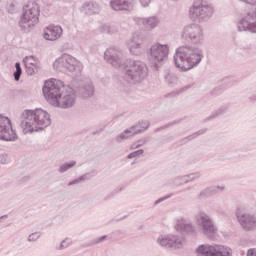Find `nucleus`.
Here are the masks:
<instances>
[{
	"mask_svg": "<svg viewBox=\"0 0 256 256\" xmlns=\"http://www.w3.org/2000/svg\"><path fill=\"white\" fill-rule=\"evenodd\" d=\"M104 59L116 69H122L124 80L129 85H139L147 79L149 68L141 60L126 59L123 60V52L117 47H110L104 53Z\"/></svg>",
	"mask_w": 256,
	"mask_h": 256,
	"instance_id": "f257e3e1",
	"label": "nucleus"
},
{
	"mask_svg": "<svg viewBox=\"0 0 256 256\" xmlns=\"http://www.w3.org/2000/svg\"><path fill=\"white\" fill-rule=\"evenodd\" d=\"M42 93L50 105L59 109H71L75 106L77 95L70 86H65L61 80L50 79L44 82Z\"/></svg>",
	"mask_w": 256,
	"mask_h": 256,
	"instance_id": "f03ea898",
	"label": "nucleus"
},
{
	"mask_svg": "<svg viewBox=\"0 0 256 256\" xmlns=\"http://www.w3.org/2000/svg\"><path fill=\"white\" fill-rule=\"evenodd\" d=\"M203 50L191 45H183L176 49L174 64L183 73L199 67L203 61Z\"/></svg>",
	"mask_w": 256,
	"mask_h": 256,
	"instance_id": "7ed1b4c3",
	"label": "nucleus"
},
{
	"mask_svg": "<svg viewBox=\"0 0 256 256\" xmlns=\"http://www.w3.org/2000/svg\"><path fill=\"white\" fill-rule=\"evenodd\" d=\"M49 125H51V116L43 109H26L21 114L20 127L24 135L34 133V131H43Z\"/></svg>",
	"mask_w": 256,
	"mask_h": 256,
	"instance_id": "20e7f679",
	"label": "nucleus"
},
{
	"mask_svg": "<svg viewBox=\"0 0 256 256\" xmlns=\"http://www.w3.org/2000/svg\"><path fill=\"white\" fill-rule=\"evenodd\" d=\"M39 15H41V8L36 2H29L23 7V13L19 21V27L24 31H31L37 23H39Z\"/></svg>",
	"mask_w": 256,
	"mask_h": 256,
	"instance_id": "39448f33",
	"label": "nucleus"
},
{
	"mask_svg": "<svg viewBox=\"0 0 256 256\" xmlns=\"http://www.w3.org/2000/svg\"><path fill=\"white\" fill-rule=\"evenodd\" d=\"M53 66L56 71H65L66 69L76 75H81V71H83V63L69 54H63L62 57L56 59Z\"/></svg>",
	"mask_w": 256,
	"mask_h": 256,
	"instance_id": "423d86ee",
	"label": "nucleus"
},
{
	"mask_svg": "<svg viewBox=\"0 0 256 256\" xmlns=\"http://www.w3.org/2000/svg\"><path fill=\"white\" fill-rule=\"evenodd\" d=\"M189 12L192 21L204 23L213 17L214 9L213 6L207 4V2L197 1L190 7Z\"/></svg>",
	"mask_w": 256,
	"mask_h": 256,
	"instance_id": "0eeeda50",
	"label": "nucleus"
},
{
	"mask_svg": "<svg viewBox=\"0 0 256 256\" xmlns=\"http://www.w3.org/2000/svg\"><path fill=\"white\" fill-rule=\"evenodd\" d=\"M196 223L204 237L211 240L217 237V226L213 218L207 213L199 212L198 215H196Z\"/></svg>",
	"mask_w": 256,
	"mask_h": 256,
	"instance_id": "6e6552de",
	"label": "nucleus"
},
{
	"mask_svg": "<svg viewBox=\"0 0 256 256\" xmlns=\"http://www.w3.org/2000/svg\"><path fill=\"white\" fill-rule=\"evenodd\" d=\"M182 38L193 45H201L203 39H205V34L203 33V28L198 24H190L184 27L182 32Z\"/></svg>",
	"mask_w": 256,
	"mask_h": 256,
	"instance_id": "1a4fd4ad",
	"label": "nucleus"
},
{
	"mask_svg": "<svg viewBox=\"0 0 256 256\" xmlns=\"http://www.w3.org/2000/svg\"><path fill=\"white\" fill-rule=\"evenodd\" d=\"M197 253L205 256H233V250L223 245H200L197 248Z\"/></svg>",
	"mask_w": 256,
	"mask_h": 256,
	"instance_id": "9d476101",
	"label": "nucleus"
},
{
	"mask_svg": "<svg viewBox=\"0 0 256 256\" xmlns=\"http://www.w3.org/2000/svg\"><path fill=\"white\" fill-rule=\"evenodd\" d=\"M169 57V45L156 43L150 47L149 61L154 65L162 63Z\"/></svg>",
	"mask_w": 256,
	"mask_h": 256,
	"instance_id": "9b49d317",
	"label": "nucleus"
},
{
	"mask_svg": "<svg viewBox=\"0 0 256 256\" xmlns=\"http://www.w3.org/2000/svg\"><path fill=\"white\" fill-rule=\"evenodd\" d=\"M17 133L13 130L11 119L0 115V141H15Z\"/></svg>",
	"mask_w": 256,
	"mask_h": 256,
	"instance_id": "f8f14e48",
	"label": "nucleus"
},
{
	"mask_svg": "<svg viewBox=\"0 0 256 256\" xmlns=\"http://www.w3.org/2000/svg\"><path fill=\"white\" fill-rule=\"evenodd\" d=\"M238 31H248V33H256V11L244 14L237 24Z\"/></svg>",
	"mask_w": 256,
	"mask_h": 256,
	"instance_id": "ddd939ff",
	"label": "nucleus"
},
{
	"mask_svg": "<svg viewBox=\"0 0 256 256\" xmlns=\"http://www.w3.org/2000/svg\"><path fill=\"white\" fill-rule=\"evenodd\" d=\"M184 242L185 238L175 235L160 236L157 239L158 245L164 249H181Z\"/></svg>",
	"mask_w": 256,
	"mask_h": 256,
	"instance_id": "4468645a",
	"label": "nucleus"
},
{
	"mask_svg": "<svg viewBox=\"0 0 256 256\" xmlns=\"http://www.w3.org/2000/svg\"><path fill=\"white\" fill-rule=\"evenodd\" d=\"M236 218L244 231H253V229H256V218L254 215L238 209L236 211Z\"/></svg>",
	"mask_w": 256,
	"mask_h": 256,
	"instance_id": "2eb2a0df",
	"label": "nucleus"
},
{
	"mask_svg": "<svg viewBox=\"0 0 256 256\" xmlns=\"http://www.w3.org/2000/svg\"><path fill=\"white\" fill-rule=\"evenodd\" d=\"M63 35L61 26L50 25L44 29V39L46 41H57Z\"/></svg>",
	"mask_w": 256,
	"mask_h": 256,
	"instance_id": "dca6fc26",
	"label": "nucleus"
},
{
	"mask_svg": "<svg viewBox=\"0 0 256 256\" xmlns=\"http://www.w3.org/2000/svg\"><path fill=\"white\" fill-rule=\"evenodd\" d=\"M135 23L145 29H155L159 25V18L157 16H151L148 18L134 17Z\"/></svg>",
	"mask_w": 256,
	"mask_h": 256,
	"instance_id": "f3484780",
	"label": "nucleus"
},
{
	"mask_svg": "<svg viewBox=\"0 0 256 256\" xmlns=\"http://www.w3.org/2000/svg\"><path fill=\"white\" fill-rule=\"evenodd\" d=\"M139 133H141V128H139L138 125H134L116 136L115 141L116 143H123V141H127L129 137H133V135H137Z\"/></svg>",
	"mask_w": 256,
	"mask_h": 256,
	"instance_id": "a211bd4d",
	"label": "nucleus"
},
{
	"mask_svg": "<svg viewBox=\"0 0 256 256\" xmlns=\"http://www.w3.org/2000/svg\"><path fill=\"white\" fill-rule=\"evenodd\" d=\"M109 5L113 11H131L133 7L129 0H111Z\"/></svg>",
	"mask_w": 256,
	"mask_h": 256,
	"instance_id": "6ab92c4d",
	"label": "nucleus"
},
{
	"mask_svg": "<svg viewBox=\"0 0 256 256\" xmlns=\"http://www.w3.org/2000/svg\"><path fill=\"white\" fill-rule=\"evenodd\" d=\"M78 95L83 97V99L93 97V95H95V86H93V83L91 82L83 84L82 86L78 87Z\"/></svg>",
	"mask_w": 256,
	"mask_h": 256,
	"instance_id": "aec40b11",
	"label": "nucleus"
},
{
	"mask_svg": "<svg viewBox=\"0 0 256 256\" xmlns=\"http://www.w3.org/2000/svg\"><path fill=\"white\" fill-rule=\"evenodd\" d=\"M196 179H201V172H194L188 175L179 176L174 179V185H183L185 183H191L196 181Z\"/></svg>",
	"mask_w": 256,
	"mask_h": 256,
	"instance_id": "412c9836",
	"label": "nucleus"
},
{
	"mask_svg": "<svg viewBox=\"0 0 256 256\" xmlns=\"http://www.w3.org/2000/svg\"><path fill=\"white\" fill-rule=\"evenodd\" d=\"M82 7H83L86 15H97V13H99V11H101L99 4L97 2H93V1L85 2Z\"/></svg>",
	"mask_w": 256,
	"mask_h": 256,
	"instance_id": "4be33fe9",
	"label": "nucleus"
},
{
	"mask_svg": "<svg viewBox=\"0 0 256 256\" xmlns=\"http://www.w3.org/2000/svg\"><path fill=\"white\" fill-rule=\"evenodd\" d=\"M177 230L181 231L182 233H187L188 235H194L195 226H193L191 223L181 222L177 224Z\"/></svg>",
	"mask_w": 256,
	"mask_h": 256,
	"instance_id": "5701e85b",
	"label": "nucleus"
},
{
	"mask_svg": "<svg viewBox=\"0 0 256 256\" xmlns=\"http://www.w3.org/2000/svg\"><path fill=\"white\" fill-rule=\"evenodd\" d=\"M227 109H229V104L221 106L217 110L213 111L211 115L206 118V121H211V119H217V117H221V115H225V113H227Z\"/></svg>",
	"mask_w": 256,
	"mask_h": 256,
	"instance_id": "b1692460",
	"label": "nucleus"
},
{
	"mask_svg": "<svg viewBox=\"0 0 256 256\" xmlns=\"http://www.w3.org/2000/svg\"><path fill=\"white\" fill-rule=\"evenodd\" d=\"M204 133H207V128H203L187 137H184L182 140H180V145H185L186 143H189V141H193V139H197V137H199L200 135H204Z\"/></svg>",
	"mask_w": 256,
	"mask_h": 256,
	"instance_id": "393cba45",
	"label": "nucleus"
},
{
	"mask_svg": "<svg viewBox=\"0 0 256 256\" xmlns=\"http://www.w3.org/2000/svg\"><path fill=\"white\" fill-rule=\"evenodd\" d=\"M75 165H77V161L75 160L66 162L59 167V173H67V171H69V169H73Z\"/></svg>",
	"mask_w": 256,
	"mask_h": 256,
	"instance_id": "a878e982",
	"label": "nucleus"
},
{
	"mask_svg": "<svg viewBox=\"0 0 256 256\" xmlns=\"http://www.w3.org/2000/svg\"><path fill=\"white\" fill-rule=\"evenodd\" d=\"M100 33H106L107 35H113V33H117V30L114 27H111L107 24H104L99 27Z\"/></svg>",
	"mask_w": 256,
	"mask_h": 256,
	"instance_id": "bb28decb",
	"label": "nucleus"
},
{
	"mask_svg": "<svg viewBox=\"0 0 256 256\" xmlns=\"http://www.w3.org/2000/svg\"><path fill=\"white\" fill-rule=\"evenodd\" d=\"M128 49L132 55H139V53H141V44L132 43L128 45Z\"/></svg>",
	"mask_w": 256,
	"mask_h": 256,
	"instance_id": "cd10ccee",
	"label": "nucleus"
},
{
	"mask_svg": "<svg viewBox=\"0 0 256 256\" xmlns=\"http://www.w3.org/2000/svg\"><path fill=\"white\" fill-rule=\"evenodd\" d=\"M206 189H208L210 195H215L221 191H225V185H222V186L212 185V186L206 187Z\"/></svg>",
	"mask_w": 256,
	"mask_h": 256,
	"instance_id": "c85d7f7f",
	"label": "nucleus"
},
{
	"mask_svg": "<svg viewBox=\"0 0 256 256\" xmlns=\"http://www.w3.org/2000/svg\"><path fill=\"white\" fill-rule=\"evenodd\" d=\"M27 75L33 76L36 73H39V66H31L30 62H27L25 65Z\"/></svg>",
	"mask_w": 256,
	"mask_h": 256,
	"instance_id": "c756f323",
	"label": "nucleus"
},
{
	"mask_svg": "<svg viewBox=\"0 0 256 256\" xmlns=\"http://www.w3.org/2000/svg\"><path fill=\"white\" fill-rule=\"evenodd\" d=\"M15 72L13 73L14 76V80L15 81H19V79H21V75L23 73V69L21 68V63L20 62H16L15 63Z\"/></svg>",
	"mask_w": 256,
	"mask_h": 256,
	"instance_id": "7c9ffc66",
	"label": "nucleus"
},
{
	"mask_svg": "<svg viewBox=\"0 0 256 256\" xmlns=\"http://www.w3.org/2000/svg\"><path fill=\"white\" fill-rule=\"evenodd\" d=\"M87 179H89V178L87 177V174H84V175L79 176L78 178H76V179L70 181V182L68 183V185H69V187H71V185H79V183H83V181H87Z\"/></svg>",
	"mask_w": 256,
	"mask_h": 256,
	"instance_id": "2f4dec72",
	"label": "nucleus"
},
{
	"mask_svg": "<svg viewBox=\"0 0 256 256\" xmlns=\"http://www.w3.org/2000/svg\"><path fill=\"white\" fill-rule=\"evenodd\" d=\"M71 245L70 238H65L57 247V251H63V249H67Z\"/></svg>",
	"mask_w": 256,
	"mask_h": 256,
	"instance_id": "473e14b6",
	"label": "nucleus"
},
{
	"mask_svg": "<svg viewBox=\"0 0 256 256\" xmlns=\"http://www.w3.org/2000/svg\"><path fill=\"white\" fill-rule=\"evenodd\" d=\"M179 123H181V119L174 120V121H172V122H170V123H168V124H166L164 126L156 128L154 131H155V133H159V131H161L162 129H167V127H173V125H179Z\"/></svg>",
	"mask_w": 256,
	"mask_h": 256,
	"instance_id": "72a5a7b5",
	"label": "nucleus"
},
{
	"mask_svg": "<svg viewBox=\"0 0 256 256\" xmlns=\"http://www.w3.org/2000/svg\"><path fill=\"white\" fill-rule=\"evenodd\" d=\"M199 161H201V158H199V155H197V154H192L187 159L188 165H193L195 163H199Z\"/></svg>",
	"mask_w": 256,
	"mask_h": 256,
	"instance_id": "f704fd0d",
	"label": "nucleus"
},
{
	"mask_svg": "<svg viewBox=\"0 0 256 256\" xmlns=\"http://www.w3.org/2000/svg\"><path fill=\"white\" fill-rule=\"evenodd\" d=\"M143 153H145V150H143V149L136 150V151L128 154L127 159H135L136 157H141V155H143Z\"/></svg>",
	"mask_w": 256,
	"mask_h": 256,
	"instance_id": "c9c22d12",
	"label": "nucleus"
},
{
	"mask_svg": "<svg viewBox=\"0 0 256 256\" xmlns=\"http://www.w3.org/2000/svg\"><path fill=\"white\" fill-rule=\"evenodd\" d=\"M225 89V87L223 86H218V87H215L211 90L210 92V95L212 97H217V95H221V93H223V90Z\"/></svg>",
	"mask_w": 256,
	"mask_h": 256,
	"instance_id": "e433bc0d",
	"label": "nucleus"
},
{
	"mask_svg": "<svg viewBox=\"0 0 256 256\" xmlns=\"http://www.w3.org/2000/svg\"><path fill=\"white\" fill-rule=\"evenodd\" d=\"M165 81L169 85H173V83H177V76L175 74H168L165 76Z\"/></svg>",
	"mask_w": 256,
	"mask_h": 256,
	"instance_id": "4c0bfd02",
	"label": "nucleus"
},
{
	"mask_svg": "<svg viewBox=\"0 0 256 256\" xmlns=\"http://www.w3.org/2000/svg\"><path fill=\"white\" fill-rule=\"evenodd\" d=\"M27 63H30L31 67L32 66H39V64L37 63V60H35V57L33 56H27L25 59H24V65H27Z\"/></svg>",
	"mask_w": 256,
	"mask_h": 256,
	"instance_id": "58836bf2",
	"label": "nucleus"
},
{
	"mask_svg": "<svg viewBox=\"0 0 256 256\" xmlns=\"http://www.w3.org/2000/svg\"><path fill=\"white\" fill-rule=\"evenodd\" d=\"M209 197H211V194H210L208 188L203 189V190L199 193V195H198V199H200V200L209 199Z\"/></svg>",
	"mask_w": 256,
	"mask_h": 256,
	"instance_id": "ea45409f",
	"label": "nucleus"
},
{
	"mask_svg": "<svg viewBox=\"0 0 256 256\" xmlns=\"http://www.w3.org/2000/svg\"><path fill=\"white\" fill-rule=\"evenodd\" d=\"M10 162H11V157H9L8 154L6 153L0 154V163L2 165H7V163H10Z\"/></svg>",
	"mask_w": 256,
	"mask_h": 256,
	"instance_id": "a19ab883",
	"label": "nucleus"
},
{
	"mask_svg": "<svg viewBox=\"0 0 256 256\" xmlns=\"http://www.w3.org/2000/svg\"><path fill=\"white\" fill-rule=\"evenodd\" d=\"M145 143H147L145 139H140L131 145V149H139V147H143Z\"/></svg>",
	"mask_w": 256,
	"mask_h": 256,
	"instance_id": "79ce46f5",
	"label": "nucleus"
},
{
	"mask_svg": "<svg viewBox=\"0 0 256 256\" xmlns=\"http://www.w3.org/2000/svg\"><path fill=\"white\" fill-rule=\"evenodd\" d=\"M39 237H41V234L39 232H34L28 236V241L29 242L37 241Z\"/></svg>",
	"mask_w": 256,
	"mask_h": 256,
	"instance_id": "37998d69",
	"label": "nucleus"
},
{
	"mask_svg": "<svg viewBox=\"0 0 256 256\" xmlns=\"http://www.w3.org/2000/svg\"><path fill=\"white\" fill-rule=\"evenodd\" d=\"M138 125H140L141 127V133H143V131H147L149 129V122L147 121H142V122H138Z\"/></svg>",
	"mask_w": 256,
	"mask_h": 256,
	"instance_id": "c03bdc74",
	"label": "nucleus"
},
{
	"mask_svg": "<svg viewBox=\"0 0 256 256\" xmlns=\"http://www.w3.org/2000/svg\"><path fill=\"white\" fill-rule=\"evenodd\" d=\"M171 197H173V194H170V195H166L162 198H159L158 200H156L154 202V205H159L160 203H163V201H167V199H171Z\"/></svg>",
	"mask_w": 256,
	"mask_h": 256,
	"instance_id": "a18cd8bd",
	"label": "nucleus"
},
{
	"mask_svg": "<svg viewBox=\"0 0 256 256\" xmlns=\"http://www.w3.org/2000/svg\"><path fill=\"white\" fill-rule=\"evenodd\" d=\"M105 239H107V235L96 238L92 241V245H99V243H103V241H105Z\"/></svg>",
	"mask_w": 256,
	"mask_h": 256,
	"instance_id": "49530a36",
	"label": "nucleus"
},
{
	"mask_svg": "<svg viewBox=\"0 0 256 256\" xmlns=\"http://www.w3.org/2000/svg\"><path fill=\"white\" fill-rule=\"evenodd\" d=\"M7 10H8V13H11V14L17 13V8L15 7V4H13V3H11L8 6Z\"/></svg>",
	"mask_w": 256,
	"mask_h": 256,
	"instance_id": "de8ad7c7",
	"label": "nucleus"
},
{
	"mask_svg": "<svg viewBox=\"0 0 256 256\" xmlns=\"http://www.w3.org/2000/svg\"><path fill=\"white\" fill-rule=\"evenodd\" d=\"M141 3L142 7H149L151 0H139Z\"/></svg>",
	"mask_w": 256,
	"mask_h": 256,
	"instance_id": "09e8293b",
	"label": "nucleus"
},
{
	"mask_svg": "<svg viewBox=\"0 0 256 256\" xmlns=\"http://www.w3.org/2000/svg\"><path fill=\"white\" fill-rule=\"evenodd\" d=\"M247 256H256V248L248 249Z\"/></svg>",
	"mask_w": 256,
	"mask_h": 256,
	"instance_id": "8fccbe9b",
	"label": "nucleus"
},
{
	"mask_svg": "<svg viewBox=\"0 0 256 256\" xmlns=\"http://www.w3.org/2000/svg\"><path fill=\"white\" fill-rule=\"evenodd\" d=\"M242 3H247L248 5H255L256 1L255 0H240Z\"/></svg>",
	"mask_w": 256,
	"mask_h": 256,
	"instance_id": "3c124183",
	"label": "nucleus"
},
{
	"mask_svg": "<svg viewBox=\"0 0 256 256\" xmlns=\"http://www.w3.org/2000/svg\"><path fill=\"white\" fill-rule=\"evenodd\" d=\"M104 129H105V127L100 128L98 131L92 132V135H98V133H101V131H103Z\"/></svg>",
	"mask_w": 256,
	"mask_h": 256,
	"instance_id": "603ef678",
	"label": "nucleus"
},
{
	"mask_svg": "<svg viewBox=\"0 0 256 256\" xmlns=\"http://www.w3.org/2000/svg\"><path fill=\"white\" fill-rule=\"evenodd\" d=\"M250 101H256V93L249 96Z\"/></svg>",
	"mask_w": 256,
	"mask_h": 256,
	"instance_id": "864d4df0",
	"label": "nucleus"
},
{
	"mask_svg": "<svg viewBox=\"0 0 256 256\" xmlns=\"http://www.w3.org/2000/svg\"><path fill=\"white\" fill-rule=\"evenodd\" d=\"M9 216H7V215H3V216H1L0 217V223H3V220L4 219H7Z\"/></svg>",
	"mask_w": 256,
	"mask_h": 256,
	"instance_id": "5fc2aeb1",
	"label": "nucleus"
},
{
	"mask_svg": "<svg viewBox=\"0 0 256 256\" xmlns=\"http://www.w3.org/2000/svg\"><path fill=\"white\" fill-rule=\"evenodd\" d=\"M63 1H65V3H71V1L73 0H63Z\"/></svg>",
	"mask_w": 256,
	"mask_h": 256,
	"instance_id": "6e6d98bb",
	"label": "nucleus"
},
{
	"mask_svg": "<svg viewBox=\"0 0 256 256\" xmlns=\"http://www.w3.org/2000/svg\"><path fill=\"white\" fill-rule=\"evenodd\" d=\"M0 13H1V10H0Z\"/></svg>",
	"mask_w": 256,
	"mask_h": 256,
	"instance_id": "4d7b16f0",
	"label": "nucleus"
}]
</instances>
